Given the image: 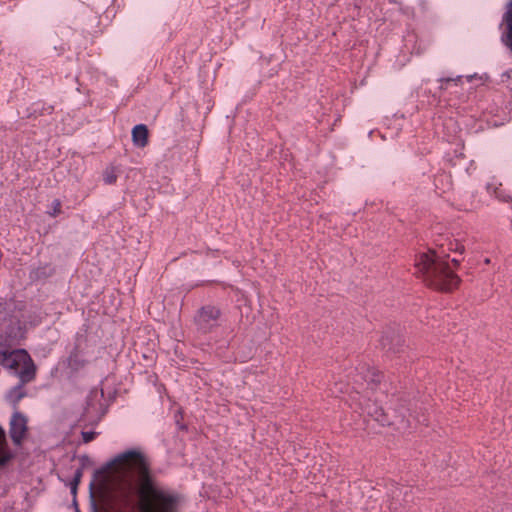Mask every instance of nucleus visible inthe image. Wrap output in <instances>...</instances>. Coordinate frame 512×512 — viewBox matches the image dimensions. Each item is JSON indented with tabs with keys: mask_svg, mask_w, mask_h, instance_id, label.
Masks as SVG:
<instances>
[{
	"mask_svg": "<svg viewBox=\"0 0 512 512\" xmlns=\"http://www.w3.org/2000/svg\"><path fill=\"white\" fill-rule=\"evenodd\" d=\"M484 262H485V264H490V259H489V258H486V259L484 260Z\"/></svg>",
	"mask_w": 512,
	"mask_h": 512,
	"instance_id": "a211bd4d",
	"label": "nucleus"
},
{
	"mask_svg": "<svg viewBox=\"0 0 512 512\" xmlns=\"http://www.w3.org/2000/svg\"><path fill=\"white\" fill-rule=\"evenodd\" d=\"M504 20L507 24L508 32L503 41L507 47L512 50V10H509L504 17Z\"/></svg>",
	"mask_w": 512,
	"mask_h": 512,
	"instance_id": "9d476101",
	"label": "nucleus"
},
{
	"mask_svg": "<svg viewBox=\"0 0 512 512\" xmlns=\"http://www.w3.org/2000/svg\"><path fill=\"white\" fill-rule=\"evenodd\" d=\"M61 212V203L59 200H54L52 203V211L50 212V215L56 216Z\"/></svg>",
	"mask_w": 512,
	"mask_h": 512,
	"instance_id": "ddd939ff",
	"label": "nucleus"
},
{
	"mask_svg": "<svg viewBox=\"0 0 512 512\" xmlns=\"http://www.w3.org/2000/svg\"><path fill=\"white\" fill-rule=\"evenodd\" d=\"M81 477H82V471L78 469L75 472L74 478L71 483L75 484V486H78V484L80 483Z\"/></svg>",
	"mask_w": 512,
	"mask_h": 512,
	"instance_id": "2eb2a0df",
	"label": "nucleus"
},
{
	"mask_svg": "<svg viewBox=\"0 0 512 512\" xmlns=\"http://www.w3.org/2000/svg\"><path fill=\"white\" fill-rule=\"evenodd\" d=\"M220 311L214 306L203 307L196 316V324L203 333L209 332L217 325Z\"/></svg>",
	"mask_w": 512,
	"mask_h": 512,
	"instance_id": "39448f33",
	"label": "nucleus"
},
{
	"mask_svg": "<svg viewBox=\"0 0 512 512\" xmlns=\"http://www.w3.org/2000/svg\"><path fill=\"white\" fill-rule=\"evenodd\" d=\"M511 4H512V0H511Z\"/></svg>",
	"mask_w": 512,
	"mask_h": 512,
	"instance_id": "6ab92c4d",
	"label": "nucleus"
},
{
	"mask_svg": "<svg viewBox=\"0 0 512 512\" xmlns=\"http://www.w3.org/2000/svg\"><path fill=\"white\" fill-rule=\"evenodd\" d=\"M95 432H82V438L85 443L92 441L95 438Z\"/></svg>",
	"mask_w": 512,
	"mask_h": 512,
	"instance_id": "4468645a",
	"label": "nucleus"
},
{
	"mask_svg": "<svg viewBox=\"0 0 512 512\" xmlns=\"http://www.w3.org/2000/svg\"><path fill=\"white\" fill-rule=\"evenodd\" d=\"M15 456L9 447L5 430L0 426V468L8 464Z\"/></svg>",
	"mask_w": 512,
	"mask_h": 512,
	"instance_id": "423d86ee",
	"label": "nucleus"
},
{
	"mask_svg": "<svg viewBox=\"0 0 512 512\" xmlns=\"http://www.w3.org/2000/svg\"><path fill=\"white\" fill-rule=\"evenodd\" d=\"M132 141L137 147L143 148L148 143V129L145 125L139 124L132 129Z\"/></svg>",
	"mask_w": 512,
	"mask_h": 512,
	"instance_id": "0eeeda50",
	"label": "nucleus"
},
{
	"mask_svg": "<svg viewBox=\"0 0 512 512\" xmlns=\"http://www.w3.org/2000/svg\"><path fill=\"white\" fill-rule=\"evenodd\" d=\"M415 266L424 280L436 289L451 291L460 282V278L449 269L447 263L440 261L439 257L432 250L420 254Z\"/></svg>",
	"mask_w": 512,
	"mask_h": 512,
	"instance_id": "f03ea898",
	"label": "nucleus"
},
{
	"mask_svg": "<svg viewBox=\"0 0 512 512\" xmlns=\"http://www.w3.org/2000/svg\"><path fill=\"white\" fill-rule=\"evenodd\" d=\"M0 365L19 376L22 383L34 376V365L29 354L23 349L0 352Z\"/></svg>",
	"mask_w": 512,
	"mask_h": 512,
	"instance_id": "7ed1b4c3",
	"label": "nucleus"
},
{
	"mask_svg": "<svg viewBox=\"0 0 512 512\" xmlns=\"http://www.w3.org/2000/svg\"><path fill=\"white\" fill-rule=\"evenodd\" d=\"M118 172L119 171H118L117 167H115L113 165L106 167L105 170L103 171V175H102L104 183L107 185L114 184L117 180Z\"/></svg>",
	"mask_w": 512,
	"mask_h": 512,
	"instance_id": "1a4fd4ad",
	"label": "nucleus"
},
{
	"mask_svg": "<svg viewBox=\"0 0 512 512\" xmlns=\"http://www.w3.org/2000/svg\"><path fill=\"white\" fill-rule=\"evenodd\" d=\"M381 378V374L372 370L368 371V375L366 376V379L370 382H379Z\"/></svg>",
	"mask_w": 512,
	"mask_h": 512,
	"instance_id": "f8f14e48",
	"label": "nucleus"
},
{
	"mask_svg": "<svg viewBox=\"0 0 512 512\" xmlns=\"http://www.w3.org/2000/svg\"><path fill=\"white\" fill-rule=\"evenodd\" d=\"M23 384L24 383L21 382L19 385L12 388L7 394V400L13 405H16L25 396Z\"/></svg>",
	"mask_w": 512,
	"mask_h": 512,
	"instance_id": "6e6552de",
	"label": "nucleus"
},
{
	"mask_svg": "<svg viewBox=\"0 0 512 512\" xmlns=\"http://www.w3.org/2000/svg\"><path fill=\"white\" fill-rule=\"evenodd\" d=\"M27 423L28 420L25 415L18 411L13 413L9 423V434L13 443L17 446L21 445L26 437L28 430Z\"/></svg>",
	"mask_w": 512,
	"mask_h": 512,
	"instance_id": "20e7f679",
	"label": "nucleus"
},
{
	"mask_svg": "<svg viewBox=\"0 0 512 512\" xmlns=\"http://www.w3.org/2000/svg\"><path fill=\"white\" fill-rule=\"evenodd\" d=\"M447 250L462 254L465 251L463 243L457 239H451L447 242Z\"/></svg>",
	"mask_w": 512,
	"mask_h": 512,
	"instance_id": "9b49d317",
	"label": "nucleus"
},
{
	"mask_svg": "<svg viewBox=\"0 0 512 512\" xmlns=\"http://www.w3.org/2000/svg\"><path fill=\"white\" fill-rule=\"evenodd\" d=\"M76 489H77V486H75V484L71 483V492L73 494H76Z\"/></svg>",
	"mask_w": 512,
	"mask_h": 512,
	"instance_id": "dca6fc26",
	"label": "nucleus"
},
{
	"mask_svg": "<svg viewBox=\"0 0 512 512\" xmlns=\"http://www.w3.org/2000/svg\"><path fill=\"white\" fill-rule=\"evenodd\" d=\"M110 485L124 504H129L138 493V512H177L180 496L158 486L149 474V465L143 454L128 451L110 464Z\"/></svg>",
	"mask_w": 512,
	"mask_h": 512,
	"instance_id": "f257e3e1",
	"label": "nucleus"
},
{
	"mask_svg": "<svg viewBox=\"0 0 512 512\" xmlns=\"http://www.w3.org/2000/svg\"><path fill=\"white\" fill-rule=\"evenodd\" d=\"M452 262L455 264V265H458L459 264V261L456 260V259H453Z\"/></svg>",
	"mask_w": 512,
	"mask_h": 512,
	"instance_id": "f3484780",
	"label": "nucleus"
}]
</instances>
